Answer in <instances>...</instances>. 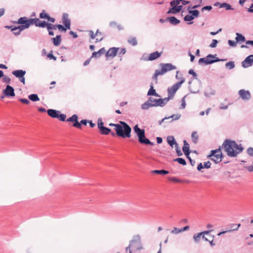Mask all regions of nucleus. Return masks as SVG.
I'll return each instance as SVG.
<instances>
[{
	"instance_id": "nucleus-51",
	"label": "nucleus",
	"mask_w": 253,
	"mask_h": 253,
	"mask_svg": "<svg viewBox=\"0 0 253 253\" xmlns=\"http://www.w3.org/2000/svg\"><path fill=\"white\" fill-rule=\"evenodd\" d=\"M185 96L183 97L181 100V107H180V109H184L186 107V102H185Z\"/></svg>"
},
{
	"instance_id": "nucleus-31",
	"label": "nucleus",
	"mask_w": 253,
	"mask_h": 253,
	"mask_svg": "<svg viewBox=\"0 0 253 253\" xmlns=\"http://www.w3.org/2000/svg\"><path fill=\"white\" fill-rule=\"evenodd\" d=\"M29 99L34 102L38 101L40 98L37 94H31L28 96Z\"/></svg>"
},
{
	"instance_id": "nucleus-61",
	"label": "nucleus",
	"mask_w": 253,
	"mask_h": 253,
	"mask_svg": "<svg viewBox=\"0 0 253 253\" xmlns=\"http://www.w3.org/2000/svg\"><path fill=\"white\" fill-rule=\"evenodd\" d=\"M214 94H215V91L214 90L212 91L210 93H207L206 92H205L204 93L205 96H206L207 97H210L211 96V95H214Z\"/></svg>"
},
{
	"instance_id": "nucleus-18",
	"label": "nucleus",
	"mask_w": 253,
	"mask_h": 253,
	"mask_svg": "<svg viewBox=\"0 0 253 253\" xmlns=\"http://www.w3.org/2000/svg\"><path fill=\"white\" fill-rule=\"evenodd\" d=\"M47 113L51 118L57 119L59 113H60V112L56 110L49 109L47 110Z\"/></svg>"
},
{
	"instance_id": "nucleus-56",
	"label": "nucleus",
	"mask_w": 253,
	"mask_h": 253,
	"mask_svg": "<svg viewBox=\"0 0 253 253\" xmlns=\"http://www.w3.org/2000/svg\"><path fill=\"white\" fill-rule=\"evenodd\" d=\"M188 73L190 75H192L195 79H197V74L194 71L193 69H190L188 71Z\"/></svg>"
},
{
	"instance_id": "nucleus-49",
	"label": "nucleus",
	"mask_w": 253,
	"mask_h": 253,
	"mask_svg": "<svg viewBox=\"0 0 253 253\" xmlns=\"http://www.w3.org/2000/svg\"><path fill=\"white\" fill-rule=\"evenodd\" d=\"M88 123V121L86 120H82L80 122H79L80 126H76V127L78 128H81L82 127V125H86V124Z\"/></svg>"
},
{
	"instance_id": "nucleus-13",
	"label": "nucleus",
	"mask_w": 253,
	"mask_h": 253,
	"mask_svg": "<svg viewBox=\"0 0 253 253\" xmlns=\"http://www.w3.org/2000/svg\"><path fill=\"white\" fill-rule=\"evenodd\" d=\"M62 22L65 27L68 29H70L71 21L68 18V14L67 13H64L62 15Z\"/></svg>"
},
{
	"instance_id": "nucleus-42",
	"label": "nucleus",
	"mask_w": 253,
	"mask_h": 253,
	"mask_svg": "<svg viewBox=\"0 0 253 253\" xmlns=\"http://www.w3.org/2000/svg\"><path fill=\"white\" fill-rule=\"evenodd\" d=\"M176 153L178 156H181L183 155V153H182L181 150L180 149L178 144H176V146H175Z\"/></svg>"
},
{
	"instance_id": "nucleus-28",
	"label": "nucleus",
	"mask_w": 253,
	"mask_h": 253,
	"mask_svg": "<svg viewBox=\"0 0 253 253\" xmlns=\"http://www.w3.org/2000/svg\"><path fill=\"white\" fill-rule=\"evenodd\" d=\"M236 37L235 38L236 42H244L245 41L246 39L244 36L238 33H236Z\"/></svg>"
},
{
	"instance_id": "nucleus-54",
	"label": "nucleus",
	"mask_w": 253,
	"mask_h": 253,
	"mask_svg": "<svg viewBox=\"0 0 253 253\" xmlns=\"http://www.w3.org/2000/svg\"><path fill=\"white\" fill-rule=\"evenodd\" d=\"M19 100L22 103L28 104L30 103V101L26 98H20Z\"/></svg>"
},
{
	"instance_id": "nucleus-5",
	"label": "nucleus",
	"mask_w": 253,
	"mask_h": 253,
	"mask_svg": "<svg viewBox=\"0 0 253 253\" xmlns=\"http://www.w3.org/2000/svg\"><path fill=\"white\" fill-rule=\"evenodd\" d=\"M160 66L162 68L161 70H156L153 75L152 78L153 80H157V77L159 75H162L168 71L176 69V67L170 63H161Z\"/></svg>"
},
{
	"instance_id": "nucleus-2",
	"label": "nucleus",
	"mask_w": 253,
	"mask_h": 253,
	"mask_svg": "<svg viewBox=\"0 0 253 253\" xmlns=\"http://www.w3.org/2000/svg\"><path fill=\"white\" fill-rule=\"evenodd\" d=\"M222 146L227 155L230 157H236L244 150V147L241 144H238L235 141L228 139L224 140Z\"/></svg>"
},
{
	"instance_id": "nucleus-62",
	"label": "nucleus",
	"mask_w": 253,
	"mask_h": 253,
	"mask_svg": "<svg viewBox=\"0 0 253 253\" xmlns=\"http://www.w3.org/2000/svg\"><path fill=\"white\" fill-rule=\"evenodd\" d=\"M10 81H11L10 79L8 77L5 76L3 78V81L6 83L9 84L10 82Z\"/></svg>"
},
{
	"instance_id": "nucleus-7",
	"label": "nucleus",
	"mask_w": 253,
	"mask_h": 253,
	"mask_svg": "<svg viewBox=\"0 0 253 253\" xmlns=\"http://www.w3.org/2000/svg\"><path fill=\"white\" fill-rule=\"evenodd\" d=\"M185 82V79L182 78L181 80L178 83L174 84L172 86L168 88L167 91L168 93V96L165 97L168 102L169 100L172 99L177 91V90L180 87L181 84Z\"/></svg>"
},
{
	"instance_id": "nucleus-17",
	"label": "nucleus",
	"mask_w": 253,
	"mask_h": 253,
	"mask_svg": "<svg viewBox=\"0 0 253 253\" xmlns=\"http://www.w3.org/2000/svg\"><path fill=\"white\" fill-rule=\"evenodd\" d=\"M162 52L155 51L150 54L148 58L146 59L147 61H153L161 56Z\"/></svg>"
},
{
	"instance_id": "nucleus-60",
	"label": "nucleus",
	"mask_w": 253,
	"mask_h": 253,
	"mask_svg": "<svg viewBox=\"0 0 253 253\" xmlns=\"http://www.w3.org/2000/svg\"><path fill=\"white\" fill-rule=\"evenodd\" d=\"M11 31H12L13 32V34L15 36H18L21 33V32H19V30H15V29H14V27L11 29Z\"/></svg>"
},
{
	"instance_id": "nucleus-29",
	"label": "nucleus",
	"mask_w": 253,
	"mask_h": 253,
	"mask_svg": "<svg viewBox=\"0 0 253 253\" xmlns=\"http://www.w3.org/2000/svg\"><path fill=\"white\" fill-rule=\"evenodd\" d=\"M153 173L162 174V175H166L169 173V171L165 169H161V170H154L152 171Z\"/></svg>"
},
{
	"instance_id": "nucleus-40",
	"label": "nucleus",
	"mask_w": 253,
	"mask_h": 253,
	"mask_svg": "<svg viewBox=\"0 0 253 253\" xmlns=\"http://www.w3.org/2000/svg\"><path fill=\"white\" fill-rule=\"evenodd\" d=\"M49 15L45 12V11L43 10L42 12L40 14V18L41 19H47Z\"/></svg>"
},
{
	"instance_id": "nucleus-30",
	"label": "nucleus",
	"mask_w": 253,
	"mask_h": 253,
	"mask_svg": "<svg viewBox=\"0 0 253 253\" xmlns=\"http://www.w3.org/2000/svg\"><path fill=\"white\" fill-rule=\"evenodd\" d=\"M188 13L193 17L194 19L196 17H198L199 15V11L197 9L194 10H188Z\"/></svg>"
},
{
	"instance_id": "nucleus-23",
	"label": "nucleus",
	"mask_w": 253,
	"mask_h": 253,
	"mask_svg": "<svg viewBox=\"0 0 253 253\" xmlns=\"http://www.w3.org/2000/svg\"><path fill=\"white\" fill-rule=\"evenodd\" d=\"M167 20L169 21L171 24L173 25H176L180 23V20L174 16L168 17Z\"/></svg>"
},
{
	"instance_id": "nucleus-15",
	"label": "nucleus",
	"mask_w": 253,
	"mask_h": 253,
	"mask_svg": "<svg viewBox=\"0 0 253 253\" xmlns=\"http://www.w3.org/2000/svg\"><path fill=\"white\" fill-rule=\"evenodd\" d=\"M183 146L182 147V151L183 153H184L185 155L186 156V158L187 159L190 158V157L189 156V154L190 153V146L189 144L188 143V142L186 141V140H184L183 141Z\"/></svg>"
},
{
	"instance_id": "nucleus-44",
	"label": "nucleus",
	"mask_w": 253,
	"mask_h": 253,
	"mask_svg": "<svg viewBox=\"0 0 253 253\" xmlns=\"http://www.w3.org/2000/svg\"><path fill=\"white\" fill-rule=\"evenodd\" d=\"M181 229L174 227L173 229L170 231V233L173 234H178L181 233Z\"/></svg>"
},
{
	"instance_id": "nucleus-26",
	"label": "nucleus",
	"mask_w": 253,
	"mask_h": 253,
	"mask_svg": "<svg viewBox=\"0 0 253 253\" xmlns=\"http://www.w3.org/2000/svg\"><path fill=\"white\" fill-rule=\"evenodd\" d=\"M100 133L102 135H108L110 133H111V130L108 127L103 126L101 129H99Z\"/></svg>"
},
{
	"instance_id": "nucleus-58",
	"label": "nucleus",
	"mask_w": 253,
	"mask_h": 253,
	"mask_svg": "<svg viewBox=\"0 0 253 253\" xmlns=\"http://www.w3.org/2000/svg\"><path fill=\"white\" fill-rule=\"evenodd\" d=\"M211 163L210 161H207L204 163V167L206 169H209L211 168Z\"/></svg>"
},
{
	"instance_id": "nucleus-47",
	"label": "nucleus",
	"mask_w": 253,
	"mask_h": 253,
	"mask_svg": "<svg viewBox=\"0 0 253 253\" xmlns=\"http://www.w3.org/2000/svg\"><path fill=\"white\" fill-rule=\"evenodd\" d=\"M25 26H24L23 25H21L17 27H14V29L19 30V31L21 32L23 30L27 29Z\"/></svg>"
},
{
	"instance_id": "nucleus-41",
	"label": "nucleus",
	"mask_w": 253,
	"mask_h": 253,
	"mask_svg": "<svg viewBox=\"0 0 253 253\" xmlns=\"http://www.w3.org/2000/svg\"><path fill=\"white\" fill-rule=\"evenodd\" d=\"M27 19H28V18L26 17H21L18 19V21H17L16 23L18 24L22 25Z\"/></svg>"
},
{
	"instance_id": "nucleus-4",
	"label": "nucleus",
	"mask_w": 253,
	"mask_h": 253,
	"mask_svg": "<svg viewBox=\"0 0 253 253\" xmlns=\"http://www.w3.org/2000/svg\"><path fill=\"white\" fill-rule=\"evenodd\" d=\"M133 130L138 137V142L142 144L154 145V143L149 140L145 136V130L139 127L138 125L134 126Z\"/></svg>"
},
{
	"instance_id": "nucleus-35",
	"label": "nucleus",
	"mask_w": 253,
	"mask_h": 253,
	"mask_svg": "<svg viewBox=\"0 0 253 253\" xmlns=\"http://www.w3.org/2000/svg\"><path fill=\"white\" fill-rule=\"evenodd\" d=\"M177 13H179L176 6H173L171 8H169V11L167 12L168 14H176Z\"/></svg>"
},
{
	"instance_id": "nucleus-24",
	"label": "nucleus",
	"mask_w": 253,
	"mask_h": 253,
	"mask_svg": "<svg viewBox=\"0 0 253 253\" xmlns=\"http://www.w3.org/2000/svg\"><path fill=\"white\" fill-rule=\"evenodd\" d=\"M52 40L55 46H58L60 45L61 42V36L57 35L56 37L52 38Z\"/></svg>"
},
{
	"instance_id": "nucleus-53",
	"label": "nucleus",
	"mask_w": 253,
	"mask_h": 253,
	"mask_svg": "<svg viewBox=\"0 0 253 253\" xmlns=\"http://www.w3.org/2000/svg\"><path fill=\"white\" fill-rule=\"evenodd\" d=\"M247 152L249 156L253 157V148L252 147L248 148Z\"/></svg>"
},
{
	"instance_id": "nucleus-10",
	"label": "nucleus",
	"mask_w": 253,
	"mask_h": 253,
	"mask_svg": "<svg viewBox=\"0 0 253 253\" xmlns=\"http://www.w3.org/2000/svg\"><path fill=\"white\" fill-rule=\"evenodd\" d=\"M238 94L240 97L244 101L249 100L251 97L250 92L249 90H246L243 89H240L238 91Z\"/></svg>"
},
{
	"instance_id": "nucleus-25",
	"label": "nucleus",
	"mask_w": 253,
	"mask_h": 253,
	"mask_svg": "<svg viewBox=\"0 0 253 253\" xmlns=\"http://www.w3.org/2000/svg\"><path fill=\"white\" fill-rule=\"evenodd\" d=\"M240 224H231L229 225H228V226L230 227V228L227 229L228 230V232L237 231L239 228L240 227Z\"/></svg>"
},
{
	"instance_id": "nucleus-37",
	"label": "nucleus",
	"mask_w": 253,
	"mask_h": 253,
	"mask_svg": "<svg viewBox=\"0 0 253 253\" xmlns=\"http://www.w3.org/2000/svg\"><path fill=\"white\" fill-rule=\"evenodd\" d=\"M202 234L199 233L198 234H195L193 236V240L195 243H199Z\"/></svg>"
},
{
	"instance_id": "nucleus-33",
	"label": "nucleus",
	"mask_w": 253,
	"mask_h": 253,
	"mask_svg": "<svg viewBox=\"0 0 253 253\" xmlns=\"http://www.w3.org/2000/svg\"><path fill=\"white\" fill-rule=\"evenodd\" d=\"M235 63L234 61H231L225 64V67L229 70H231L235 68Z\"/></svg>"
},
{
	"instance_id": "nucleus-3",
	"label": "nucleus",
	"mask_w": 253,
	"mask_h": 253,
	"mask_svg": "<svg viewBox=\"0 0 253 253\" xmlns=\"http://www.w3.org/2000/svg\"><path fill=\"white\" fill-rule=\"evenodd\" d=\"M168 103L166 98L155 99L152 97L148 98V100L141 106L142 110H147L153 107H164Z\"/></svg>"
},
{
	"instance_id": "nucleus-55",
	"label": "nucleus",
	"mask_w": 253,
	"mask_h": 253,
	"mask_svg": "<svg viewBox=\"0 0 253 253\" xmlns=\"http://www.w3.org/2000/svg\"><path fill=\"white\" fill-rule=\"evenodd\" d=\"M212 9V6L211 5H207L205 6H204L202 8L201 11L202 12L204 11L205 10H211Z\"/></svg>"
},
{
	"instance_id": "nucleus-19",
	"label": "nucleus",
	"mask_w": 253,
	"mask_h": 253,
	"mask_svg": "<svg viewBox=\"0 0 253 253\" xmlns=\"http://www.w3.org/2000/svg\"><path fill=\"white\" fill-rule=\"evenodd\" d=\"M12 74L17 78L23 77L26 74V71L23 70H17L12 71Z\"/></svg>"
},
{
	"instance_id": "nucleus-12",
	"label": "nucleus",
	"mask_w": 253,
	"mask_h": 253,
	"mask_svg": "<svg viewBox=\"0 0 253 253\" xmlns=\"http://www.w3.org/2000/svg\"><path fill=\"white\" fill-rule=\"evenodd\" d=\"M253 63V55L251 54L247 56L245 59L242 61V66L244 68H248L252 66Z\"/></svg>"
},
{
	"instance_id": "nucleus-36",
	"label": "nucleus",
	"mask_w": 253,
	"mask_h": 253,
	"mask_svg": "<svg viewBox=\"0 0 253 253\" xmlns=\"http://www.w3.org/2000/svg\"><path fill=\"white\" fill-rule=\"evenodd\" d=\"M174 161L178 162L179 164L185 166L186 165V162L183 158H177L173 160Z\"/></svg>"
},
{
	"instance_id": "nucleus-39",
	"label": "nucleus",
	"mask_w": 253,
	"mask_h": 253,
	"mask_svg": "<svg viewBox=\"0 0 253 253\" xmlns=\"http://www.w3.org/2000/svg\"><path fill=\"white\" fill-rule=\"evenodd\" d=\"M194 19L193 17L191 16V15H186L184 17V21H189L190 22L188 23L189 24H191L193 23L192 22H190L192 21Z\"/></svg>"
},
{
	"instance_id": "nucleus-22",
	"label": "nucleus",
	"mask_w": 253,
	"mask_h": 253,
	"mask_svg": "<svg viewBox=\"0 0 253 253\" xmlns=\"http://www.w3.org/2000/svg\"><path fill=\"white\" fill-rule=\"evenodd\" d=\"M167 140L168 143L171 147H173V145H174L176 146V144L177 143L175 141V139L173 136H168L167 138Z\"/></svg>"
},
{
	"instance_id": "nucleus-43",
	"label": "nucleus",
	"mask_w": 253,
	"mask_h": 253,
	"mask_svg": "<svg viewBox=\"0 0 253 253\" xmlns=\"http://www.w3.org/2000/svg\"><path fill=\"white\" fill-rule=\"evenodd\" d=\"M29 19V22H30V25H33V24H35L36 26V24H38V22L39 20L37 18H31V19Z\"/></svg>"
},
{
	"instance_id": "nucleus-64",
	"label": "nucleus",
	"mask_w": 253,
	"mask_h": 253,
	"mask_svg": "<svg viewBox=\"0 0 253 253\" xmlns=\"http://www.w3.org/2000/svg\"><path fill=\"white\" fill-rule=\"evenodd\" d=\"M89 34L91 39H94L96 37V35L94 34L92 31H89Z\"/></svg>"
},
{
	"instance_id": "nucleus-34",
	"label": "nucleus",
	"mask_w": 253,
	"mask_h": 253,
	"mask_svg": "<svg viewBox=\"0 0 253 253\" xmlns=\"http://www.w3.org/2000/svg\"><path fill=\"white\" fill-rule=\"evenodd\" d=\"M181 115L180 114H174L168 118H169V119H171V120L169 121V122H172L173 121L178 120L180 119Z\"/></svg>"
},
{
	"instance_id": "nucleus-16",
	"label": "nucleus",
	"mask_w": 253,
	"mask_h": 253,
	"mask_svg": "<svg viewBox=\"0 0 253 253\" xmlns=\"http://www.w3.org/2000/svg\"><path fill=\"white\" fill-rule=\"evenodd\" d=\"M120 48L118 47H111L109 49L107 52L106 53V57H114L116 56L118 51Z\"/></svg>"
},
{
	"instance_id": "nucleus-20",
	"label": "nucleus",
	"mask_w": 253,
	"mask_h": 253,
	"mask_svg": "<svg viewBox=\"0 0 253 253\" xmlns=\"http://www.w3.org/2000/svg\"><path fill=\"white\" fill-rule=\"evenodd\" d=\"M105 52V49L104 47L101 48L97 52H93L92 53V56L91 58H99L102 54L104 53Z\"/></svg>"
},
{
	"instance_id": "nucleus-45",
	"label": "nucleus",
	"mask_w": 253,
	"mask_h": 253,
	"mask_svg": "<svg viewBox=\"0 0 253 253\" xmlns=\"http://www.w3.org/2000/svg\"><path fill=\"white\" fill-rule=\"evenodd\" d=\"M66 116L65 114L59 113L57 119L61 121H65Z\"/></svg>"
},
{
	"instance_id": "nucleus-27",
	"label": "nucleus",
	"mask_w": 253,
	"mask_h": 253,
	"mask_svg": "<svg viewBox=\"0 0 253 253\" xmlns=\"http://www.w3.org/2000/svg\"><path fill=\"white\" fill-rule=\"evenodd\" d=\"M127 42L132 46H136L137 44V41L135 37H131L127 40Z\"/></svg>"
},
{
	"instance_id": "nucleus-1",
	"label": "nucleus",
	"mask_w": 253,
	"mask_h": 253,
	"mask_svg": "<svg viewBox=\"0 0 253 253\" xmlns=\"http://www.w3.org/2000/svg\"><path fill=\"white\" fill-rule=\"evenodd\" d=\"M110 126H114L116 133L111 132L113 136L117 135L123 138H129L131 136V128L125 122L120 121L119 124L110 123Z\"/></svg>"
},
{
	"instance_id": "nucleus-38",
	"label": "nucleus",
	"mask_w": 253,
	"mask_h": 253,
	"mask_svg": "<svg viewBox=\"0 0 253 253\" xmlns=\"http://www.w3.org/2000/svg\"><path fill=\"white\" fill-rule=\"evenodd\" d=\"M47 25V22L45 21H40L39 20L38 24H36V27H39L42 28H44Z\"/></svg>"
},
{
	"instance_id": "nucleus-57",
	"label": "nucleus",
	"mask_w": 253,
	"mask_h": 253,
	"mask_svg": "<svg viewBox=\"0 0 253 253\" xmlns=\"http://www.w3.org/2000/svg\"><path fill=\"white\" fill-rule=\"evenodd\" d=\"M56 26H57V28L59 30H61L63 31H66L67 30V29H68L67 28H66V27H64V26L63 25H60V24L56 25Z\"/></svg>"
},
{
	"instance_id": "nucleus-32",
	"label": "nucleus",
	"mask_w": 253,
	"mask_h": 253,
	"mask_svg": "<svg viewBox=\"0 0 253 253\" xmlns=\"http://www.w3.org/2000/svg\"><path fill=\"white\" fill-rule=\"evenodd\" d=\"M191 137L192 139V141L194 143L196 144L197 143L198 140V135L196 131H193L192 133Z\"/></svg>"
},
{
	"instance_id": "nucleus-21",
	"label": "nucleus",
	"mask_w": 253,
	"mask_h": 253,
	"mask_svg": "<svg viewBox=\"0 0 253 253\" xmlns=\"http://www.w3.org/2000/svg\"><path fill=\"white\" fill-rule=\"evenodd\" d=\"M147 95L148 96H155L156 97H160V95L156 92V90L154 88L153 85L152 84L150 85V88L149 89Z\"/></svg>"
},
{
	"instance_id": "nucleus-14",
	"label": "nucleus",
	"mask_w": 253,
	"mask_h": 253,
	"mask_svg": "<svg viewBox=\"0 0 253 253\" xmlns=\"http://www.w3.org/2000/svg\"><path fill=\"white\" fill-rule=\"evenodd\" d=\"M78 115L76 114H74L71 117L68 118L66 120V121L69 122L73 123V126L74 127H76V126H80L79 122H78Z\"/></svg>"
},
{
	"instance_id": "nucleus-52",
	"label": "nucleus",
	"mask_w": 253,
	"mask_h": 253,
	"mask_svg": "<svg viewBox=\"0 0 253 253\" xmlns=\"http://www.w3.org/2000/svg\"><path fill=\"white\" fill-rule=\"evenodd\" d=\"M228 43L229 45L232 47H235L237 45L236 41L235 42V41H232V40H228Z\"/></svg>"
},
{
	"instance_id": "nucleus-63",
	"label": "nucleus",
	"mask_w": 253,
	"mask_h": 253,
	"mask_svg": "<svg viewBox=\"0 0 253 253\" xmlns=\"http://www.w3.org/2000/svg\"><path fill=\"white\" fill-rule=\"evenodd\" d=\"M24 26H26L25 27H26L27 29L29 28L30 26V22H29V19H28L26 20V21L23 24Z\"/></svg>"
},
{
	"instance_id": "nucleus-46",
	"label": "nucleus",
	"mask_w": 253,
	"mask_h": 253,
	"mask_svg": "<svg viewBox=\"0 0 253 253\" xmlns=\"http://www.w3.org/2000/svg\"><path fill=\"white\" fill-rule=\"evenodd\" d=\"M104 123L102 121L101 119L99 118L97 120V126L99 129H101V128H102L103 126Z\"/></svg>"
},
{
	"instance_id": "nucleus-59",
	"label": "nucleus",
	"mask_w": 253,
	"mask_h": 253,
	"mask_svg": "<svg viewBox=\"0 0 253 253\" xmlns=\"http://www.w3.org/2000/svg\"><path fill=\"white\" fill-rule=\"evenodd\" d=\"M170 4L172 7L173 6H176L177 5L179 4V1H177V0H172L170 2Z\"/></svg>"
},
{
	"instance_id": "nucleus-9",
	"label": "nucleus",
	"mask_w": 253,
	"mask_h": 253,
	"mask_svg": "<svg viewBox=\"0 0 253 253\" xmlns=\"http://www.w3.org/2000/svg\"><path fill=\"white\" fill-rule=\"evenodd\" d=\"M129 244L131 246L132 251H138L142 249V245L141 241V236L136 235L133 236L132 239L130 241Z\"/></svg>"
},
{
	"instance_id": "nucleus-48",
	"label": "nucleus",
	"mask_w": 253,
	"mask_h": 253,
	"mask_svg": "<svg viewBox=\"0 0 253 253\" xmlns=\"http://www.w3.org/2000/svg\"><path fill=\"white\" fill-rule=\"evenodd\" d=\"M218 43V41L215 39L212 40L211 43L210 45V47L211 48H214L216 46Z\"/></svg>"
},
{
	"instance_id": "nucleus-6",
	"label": "nucleus",
	"mask_w": 253,
	"mask_h": 253,
	"mask_svg": "<svg viewBox=\"0 0 253 253\" xmlns=\"http://www.w3.org/2000/svg\"><path fill=\"white\" fill-rule=\"evenodd\" d=\"M225 60L226 59H221L217 58L216 54H209L206 57L200 58L198 61V63L200 65L204 64L207 65L219 61H225Z\"/></svg>"
},
{
	"instance_id": "nucleus-50",
	"label": "nucleus",
	"mask_w": 253,
	"mask_h": 253,
	"mask_svg": "<svg viewBox=\"0 0 253 253\" xmlns=\"http://www.w3.org/2000/svg\"><path fill=\"white\" fill-rule=\"evenodd\" d=\"M214 237V235H210L211 240H210V241H209V242L211 246V247H213L215 245V244L213 242Z\"/></svg>"
},
{
	"instance_id": "nucleus-8",
	"label": "nucleus",
	"mask_w": 253,
	"mask_h": 253,
	"mask_svg": "<svg viewBox=\"0 0 253 253\" xmlns=\"http://www.w3.org/2000/svg\"><path fill=\"white\" fill-rule=\"evenodd\" d=\"M208 158L214 162L215 164H218L222 161L223 155L220 148L212 150L211 151V154L207 156Z\"/></svg>"
},
{
	"instance_id": "nucleus-11",
	"label": "nucleus",
	"mask_w": 253,
	"mask_h": 253,
	"mask_svg": "<svg viewBox=\"0 0 253 253\" xmlns=\"http://www.w3.org/2000/svg\"><path fill=\"white\" fill-rule=\"evenodd\" d=\"M3 93L7 97H14L15 95L13 87L10 85H7L3 90Z\"/></svg>"
}]
</instances>
